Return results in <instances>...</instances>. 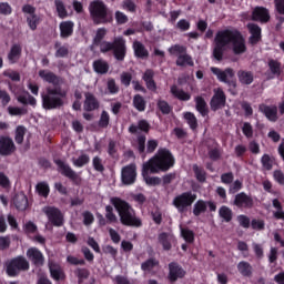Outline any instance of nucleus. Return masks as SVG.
Returning a JSON list of instances; mask_svg holds the SVG:
<instances>
[{"mask_svg":"<svg viewBox=\"0 0 284 284\" xmlns=\"http://www.w3.org/2000/svg\"><path fill=\"white\" fill-rule=\"evenodd\" d=\"M224 48H231L234 54H244L247 50L243 36H241L239 31L230 29L219 31L215 36L213 57L216 61H221L223 59Z\"/></svg>","mask_w":284,"mask_h":284,"instance_id":"nucleus-1","label":"nucleus"},{"mask_svg":"<svg viewBox=\"0 0 284 284\" xmlns=\"http://www.w3.org/2000/svg\"><path fill=\"white\" fill-rule=\"evenodd\" d=\"M174 166V156L165 149L159 150L155 156L145 162L142 166V176L148 185H159V178H150V174H159V172H168Z\"/></svg>","mask_w":284,"mask_h":284,"instance_id":"nucleus-2","label":"nucleus"},{"mask_svg":"<svg viewBox=\"0 0 284 284\" xmlns=\"http://www.w3.org/2000/svg\"><path fill=\"white\" fill-rule=\"evenodd\" d=\"M111 203L119 213L120 221L123 225H130L133 227H141V220L136 217L134 209L128 204V202L119 199L111 197Z\"/></svg>","mask_w":284,"mask_h":284,"instance_id":"nucleus-3","label":"nucleus"},{"mask_svg":"<svg viewBox=\"0 0 284 284\" xmlns=\"http://www.w3.org/2000/svg\"><path fill=\"white\" fill-rule=\"evenodd\" d=\"M42 105L44 110H54L63 105V99H65V91L55 87L54 89L48 88L47 92L41 94Z\"/></svg>","mask_w":284,"mask_h":284,"instance_id":"nucleus-4","label":"nucleus"},{"mask_svg":"<svg viewBox=\"0 0 284 284\" xmlns=\"http://www.w3.org/2000/svg\"><path fill=\"white\" fill-rule=\"evenodd\" d=\"M89 11L94 23H111L112 14L108 12V6L101 0L92 1Z\"/></svg>","mask_w":284,"mask_h":284,"instance_id":"nucleus-5","label":"nucleus"},{"mask_svg":"<svg viewBox=\"0 0 284 284\" xmlns=\"http://www.w3.org/2000/svg\"><path fill=\"white\" fill-rule=\"evenodd\" d=\"M110 50H113L118 61H123L125 59V39L118 37L113 42H100V52H110Z\"/></svg>","mask_w":284,"mask_h":284,"instance_id":"nucleus-6","label":"nucleus"},{"mask_svg":"<svg viewBox=\"0 0 284 284\" xmlns=\"http://www.w3.org/2000/svg\"><path fill=\"white\" fill-rule=\"evenodd\" d=\"M26 270H30V263L23 256H18L7 264L8 276H17L19 272H23Z\"/></svg>","mask_w":284,"mask_h":284,"instance_id":"nucleus-7","label":"nucleus"},{"mask_svg":"<svg viewBox=\"0 0 284 284\" xmlns=\"http://www.w3.org/2000/svg\"><path fill=\"white\" fill-rule=\"evenodd\" d=\"M195 201L196 194L192 192H185L174 197L173 205L179 212H185V210H187V207H190Z\"/></svg>","mask_w":284,"mask_h":284,"instance_id":"nucleus-8","label":"nucleus"},{"mask_svg":"<svg viewBox=\"0 0 284 284\" xmlns=\"http://www.w3.org/2000/svg\"><path fill=\"white\" fill-rule=\"evenodd\" d=\"M42 212L49 219V223L55 225L57 227H61L63 225V214L61 211L54 206H44Z\"/></svg>","mask_w":284,"mask_h":284,"instance_id":"nucleus-9","label":"nucleus"},{"mask_svg":"<svg viewBox=\"0 0 284 284\" xmlns=\"http://www.w3.org/2000/svg\"><path fill=\"white\" fill-rule=\"evenodd\" d=\"M122 183L124 185H132L136 181V165L130 164L122 169L121 172Z\"/></svg>","mask_w":284,"mask_h":284,"instance_id":"nucleus-10","label":"nucleus"},{"mask_svg":"<svg viewBox=\"0 0 284 284\" xmlns=\"http://www.w3.org/2000/svg\"><path fill=\"white\" fill-rule=\"evenodd\" d=\"M211 72L216 77L217 80L221 81V83H230L232 79H234V69L227 68L224 71L220 68L212 67Z\"/></svg>","mask_w":284,"mask_h":284,"instance_id":"nucleus-11","label":"nucleus"},{"mask_svg":"<svg viewBox=\"0 0 284 284\" xmlns=\"http://www.w3.org/2000/svg\"><path fill=\"white\" fill-rule=\"evenodd\" d=\"M27 257L29 258V261H31V263H33L38 267L45 263V257L43 256V253H41V251H39V248L37 247H30L27 251Z\"/></svg>","mask_w":284,"mask_h":284,"instance_id":"nucleus-12","label":"nucleus"},{"mask_svg":"<svg viewBox=\"0 0 284 284\" xmlns=\"http://www.w3.org/2000/svg\"><path fill=\"white\" fill-rule=\"evenodd\" d=\"M225 105V93L222 89H215L211 100V110H221Z\"/></svg>","mask_w":284,"mask_h":284,"instance_id":"nucleus-13","label":"nucleus"},{"mask_svg":"<svg viewBox=\"0 0 284 284\" xmlns=\"http://www.w3.org/2000/svg\"><path fill=\"white\" fill-rule=\"evenodd\" d=\"M14 152V142L9 136L0 138V154L8 156Z\"/></svg>","mask_w":284,"mask_h":284,"instance_id":"nucleus-14","label":"nucleus"},{"mask_svg":"<svg viewBox=\"0 0 284 284\" xmlns=\"http://www.w3.org/2000/svg\"><path fill=\"white\" fill-rule=\"evenodd\" d=\"M55 164L58 165L61 174H63V176H67L68 179H71L72 181H77V179H79V174H77V172H74V170H72V168H70V165H68L65 162L61 161V160H55Z\"/></svg>","mask_w":284,"mask_h":284,"instance_id":"nucleus-15","label":"nucleus"},{"mask_svg":"<svg viewBox=\"0 0 284 284\" xmlns=\"http://www.w3.org/2000/svg\"><path fill=\"white\" fill-rule=\"evenodd\" d=\"M23 51L21 44L14 43L11 45L7 59L11 65L14 63H19V59H21V52Z\"/></svg>","mask_w":284,"mask_h":284,"instance_id":"nucleus-16","label":"nucleus"},{"mask_svg":"<svg viewBox=\"0 0 284 284\" xmlns=\"http://www.w3.org/2000/svg\"><path fill=\"white\" fill-rule=\"evenodd\" d=\"M233 205H236V207H252L254 205V200L242 192L235 195Z\"/></svg>","mask_w":284,"mask_h":284,"instance_id":"nucleus-17","label":"nucleus"},{"mask_svg":"<svg viewBox=\"0 0 284 284\" xmlns=\"http://www.w3.org/2000/svg\"><path fill=\"white\" fill-rule=\"evenodd\" d=\"M185 276V270L181 267V265L176 263L169 264V278L170 281H179V278H183Z\"/></svg>","mask_w":284,"mask_h":284,"instance_id":"nucleus-18","label":"nucleus"},{"mask_svg":"<svg viewBox=\"0 0 284 284\" xmlns=\"http://www.w3.org/2000/svg\"><path fill=\"white\" fill-rule=\"evenodd\" d=\"M253 21H261V23H267L270 21V11L263 7H256L252 12Z\"/></svg>","mask_w":284,"mask_h":284,"instance_id":"nucleus-19","label":"nucleus"},{"mask_svg":"<svg viewBox=\"0 0 284 284\" xmlns=\"http://www.w3.org/2000/svg\"><path fill=\"white\" fill-rule=\"evenodd\" d=\"M260 112H263L268 121H276V119H278V109L275 105L268 106L261 104Z\"/></svg>","mask_w":284,"mask_h":284,"instance_id":"nucleus-20","label":"nucleus"},{"mask_svg":"<svg viewBox=\"0 0 284 284\" xmlns=\"http://www.w3.org/2000/svg\"><path fill=\"white\" fill-rule=\"evenodd\" d=\"M13 205L17 210L23 212V210H28V197L23 193H18L13 197Z\"/></svg>","mask_w":284,"mask_h":284,"instance_id":"nucleus-21","label":"nucleus"},{"mask_svg":"<svg viewBox=\"0 0 284 284\" xmlns=\"http://www.w3.org/2000/svg\"><path fill=\"white\" fill-rule=\"evenodd\" d=\"M248 31L251 32V43H258L261 41V27L254 23L247 24Z\"/></svg>","mask_w":284,"mask_h":284,"instance_id":"nucleus-22","label":"nucleus"},{"mask_svg":"<svg viewBox=\"0 0 284 284\" xmlns=\"http://www.w3.org/2000/svg\"><path fill=\"white\" fill-rule=\"evenodd\" d=\"M39 77L42 79V81H45L47 83H52V85H58L59 83V78L55 77L54 73L48 70H40L39 71Z\"/></svg>","mask_w":284,"mask_h":284,"instance_id":"nucleus-23","label":"nucleus"},{"mask_svg":"<svg viewBox=\"0 0 284 284\" xmlns=\"http://www.w3.org/2000/svg\"><path fill=\"white\" fill-rule=\"evenodd\" d=\"M97 108H99L97 98H94L92 93H85L84 110L92 112V110H97Z\"/></svg>","mask_w":284,"mask_h":284,"instance_id":"nucleus-24","label":"nucleus"},{"mask_svg":"<svg viewBox=\"0 0 284 284\" xmlns=\"http://www.w3.org/2000/svg\"><path fill=\"white\" fill-rule=\"evenodd\" d=\"M73 31H74V22L64 21V22L60 23L61 37L68 38V37L72 36Z\"/></svg>","mask_w":284,"mask_h":284,"instance_id":"nucleus-25","label":"nucleus"},{"mask_svg":"<svg viewBox=\"0 0 284 284\" xmlns=\"http://www.w3.org/2000/svg\"><path fill=\"white\" fill-rule=\"evenodd\" d=\"M49 270H50L51 276L54 281H63V278H65V274H63L61 266H59L58 264L50 263Z\"/></svg>","mask_w":284,"mask_h":284,"instance_id":"nucleus-26","label":"nucleus"},{"mask_svg":"<svg viewBox=\"0 0 284 284\" xmlns=\"http://www.w3.org/2000/svg\"><path fill=\"white\" fill-rule=\"evenodd\" d=\"M93 70L98 74H108V71L110 70V65L104 60H97L93 62Z\"/></svg>","mask_w":284,"mask_h":284,"instance_id":"nucleus-27","label":"nucleus"},{"mask_svg":"<svg viewBox=\"0 0 284 284\" xmlns=\"http://www.w3.org/2000/svg\"><path fill=\"white\" fill-rule=\"evenodd\" d=\"M171 93L180 101H190V99H192L190 93L179 89L176 85L171 87Z\"/></svg>","mask_w":284,"mask_h":284,"instance_id":"nucleus-28","label":"nucleus"},{"mask_svg":"<svg viewBox=\"0 0 284 284\" xmlns=\"http://www.w3.org/2000/svg\"><path fill=\"white\" fill-rule=\"evenodd\" d=\"M239 81L243 83V85H250L254 81V74L250 71H239L237 72Z\"/></svg>","mask_w":284,"mask_h":284,"instance_id":"nucleus-29","label":"nucleus"},{"mask_svg":"<svg viewBox=\"0 0 284 284\" xmlns=\"http://www.w3.org/2000/svg\"><path fill=\"white\" fill-rule=\"evenodd\" d=\"M36 192L39 194V196L48 199V195L50 194V185L48 182H39L36 185Z\"/></svg>","mask_w":284,"mask_h":284,"instance_id":"nucleus-30","label":"nucleus"},{"mask_svg":"<svg viewBox=\"0 0 284 284\" xmlns=\"http://www.w3.org/2000/svg\"><path fill=\"white\" fill-rule=\"evenodd\" d=\"M153 77H154V72H152V70H146L144 72L143 81H145L146 88L149 90H156V83H154Z\"/></svg>","mask_w":284,"mask_h":284,"instance_id":"nucleus-31","label":"nucleus"},{"mask_svg":"<svg viewBox=\"0 0 284 284\" xmlns=\"http://www.w3.org/2000/svg\"><path fill=\"white\" fill-rule=\"evenodd\" d=\"M195 108L202 116H205L207 114V103L202 97H196L195 98Z\"/></svg>","mask_w":284,"mask_h":284,"instance_id":"nucleus-32","label":"nucleus"},{"mask_svg":"<svg viewBox=\"0 0 284 284\" xmlns=\"http://www.w3.org/2000/svg\"><path fill=\"white\" fill-rule=\"evenodd\" d=\"M133 50H134L135 57H139L140 59L148 57V50L145 49L143 43L139 41L133 42Z\"/></svg>","mask_w":284,"mask_h":284,"instance_id":"nucleus-33","label":"nucleus"},{"mask_svg":"<svg viewBox=\"0 0 284 284\" xmlns=\"http://www.w3.org/2000/svg\"><path fill=\"white\" fill-rule=\"evenodd\" d=\"M176 65H180L181 68L185 65H194V61L192 60V57H190L186 52H184L182 55H180L176 59Z\"/></svg>","mask_w":284,"mask_h":284,"instance_id":"nucleus-34","label":"nucleus"},{"mask_svg":"<svg viewBox=\"0 0 284 284\" xmlns=\"http://www.w3.org/2000/svg\"><path fill=\"white\" fill-rule=\"evenodd\" d=\"M159 241L163 245L164 250H170V247H172L171 243L174 241V236H172V234L162 233L160 234Z\"/></svg>","mask_w":284,"mask_h":284,"instance_id":"nucleus-35","label":"nucleus"},{"mask_svg":"<svg viewBox=\"0 0 284 284\" xmlns=\"http://www.w3.org/2000/svg\"><path fill=\"white\" fill-rule=\"evenodd\" d=\"M129 130L132 134H136L139 130L148 132V130H150V124H148L145 120H141L138 125H131Z\"/></svg>","mask_w":284,"mask_h":284,"instance_id":"nucleus-36","label":"nucleus"},{"mask_svg":"<svg viewBox=\"0 0 284 284\" xmlns=\"http://www.w3.org/2000/svg\"><path fill=\"white\" fill-rule=\"evenodd\" d=\"M237 270L242 276H250V274H252V265L245 261L237 264Z\"/></svg>","mask_w":284,"mask_h":284,"instance_id":"nucleus-37","label":"nucleus"},{"mask_svg":"<svg viewBox=\"0 0 284 284\" xmlns=\"http://www.w3.org/2000/svg\"><path fill=\"white\" fill-rule=\"evenodd\" d=\"M205 210H207V202L200 200L194 204L193 214L200 216Z\"/></svg>","mask_w":284,"mask_h":284,"instance_id":"nucleus-38","label":"nucleus"},{"mask_svg":"<svg viewBox=\"0 0 284 284\" xmlns=\"http://www.w3.org/2000/svg\"><path fill=\"white\" fill-rule=\"evenodd\" d=\"M54 4L58 12V17H60V19H65V17H68V10H65V4H63V1L55 0Z\"/></svg>","mask_w":284,"mask_h":284,"instance_id":"nucleus-39","label":"nucleus"},{"mask_svg":"<svg viewBox=\"0 0 284 284\" xmlns=\"http://www.w3.org/2000/svg\"><path fill=\"white\" fill-rule=\"evenodd\" d=\"M18 101L20 103H23L24 105H37V99H34L29 93H26L24 95H19Z\"/></svg>","mask_w":284,"mask_h":284,"instance_id":"nucleus-40","label":"nucleus"},{"mask_svg":"<svg viewBox=\"0 0 284 284\" xmlns=\"http://www.w3.org/2000/svg\"><path fill=\"white\" fill-rule=\"evenodd\" d=\"M169 52L170 54H172V57L180 58L182 54H185V47L181 44H175L169 48Z\"/></svg>","mask_w":284,"mask_h":284,"instance_id":"nucleus-41","label":"nucleus"},{"mask_svg":"<svg viewBox=\"0 0 284 284\" xmlns=\"http://www.w3.org/2000/svg\"><path fill=\"white\" fill-rule=\"evenodd\" d=\"M219 214L221 216V219H223L224 221H226V223H230V221H232V210L227 206H222L219 210Z\"/></svg>","mask_w":284,"mask_h":284,"instance_id":"nucleus-42","label":"nucleus"},{"mask_svg":"<svg viewBox=\"0 0 284 284\" xmlns=\"http://www.w3.org/2000/svg\"><path fill=\"white\" fill-rule=\"evenodd\" d=\"M105 219L109 223H118L119 219L114 214V209L110 205L105 206Z\"/></svg>","mask_w":284,"mask_h":284,"instance_id":"nucleus-43","label":"nucleus"},{"mask_svg":"<svg viewBox=\"0 0 284 284\" xmlns=\"http://www.w3.org/2000/svg\"><path fill=\"white\" fill-rule=\"evenodd\" d=\"M133 104L139 112H143L145 110V100L139 94L134 97Z\"/></svg>","mask_w":284,"mask_h":284,"instance_id":"nucleus-44","label":"nucleus"},{"mask_svg":"<svg viewBox=\"0 0 284 284\" xmlns=\"http://www.w3.org/2000/svg\"><path fill=\"white\" fill-rule=\"evenodd\" d=\"M90 163V156L82 154L78 159H73V165L75 168H83V165H88Z\"/></svg>","mask_w":284,"mask_h":284,"instance_id":"nucleus-45","label":"nucleus"},{"mask_svg":"<svg viewBox=\"0 0 284 284\" xmlns=\"http://www.w3.org/2000/svg\"><path fill=\"white\" fill-rule=\"evenodd\" d=\"M181 236L186 243H194V232L189 229H181Z\"/></svg>","mask_w":284,"mask_h":284,"instance_id":"nucleus-46","label":"nucleus"},{"mask_svg":"<svg viewBox=\"0 0 284 284\" xmlns=\"http://www.w3.org/2000/svg\"><path fill=\"white\" fill-rule=\"evenodd\" d=\"M184 119L192 130H196V116L193 113H184Z\"/></svg>","mask_w":284,"mask_h":284,"instance_id":"nucleus-47","label":"nucleus"},{"mask_svg":"<svg viewBox=\"0 0 284 284\" xmlns=\"http://www.w3.org/2000/svg\"><path fill=\"white\" fill-rule=\"evenodd\" d=\"M156 265H159V262H156V260H149L142 264V270L143 272H152V270H154Z\"/></svg>","mask_w":284,"mask_h":284,"instance_id":"nucleus-48","label":"nucleus"},{"mask_svg":"<svg viewBox=\"0 0 284 284\" xmlns=\"http://www.w3.org/2000/svg\"><path fill=\"white\" fill-rule=\"evenodd\" d=\"M122 9L128 12H136V4L132 0H124L122 2Z\"/></svg>","mask_w":284,"mask_h":284,"instance_id":"nucleus-49","label":"nucleus"},{"mask_svg":"<svg viewBox=\"0 0 284 284\" xmlns=\"http://www.w3.org/2000/svg\"><path fill=\"white\" fill-rule=\"evenodd\" d=\"M40 19L38 16H27V22L30 30H34L39 26Z\"/></svg>","mask_w":284,"mask_h":284,"instance_id":"nucleus-50","label":"nucleus"},{"mask_svg":"<svg viewBox=\"0 0 284 284\" xmlns=\"http://www.w3.org/2000/svg\"><path fill=\"white\" fill-rule=\"evenodd\" d=\"M109 124H110V114L106 111H102L99 125L100 128H108Z\"/></svg>","mask_w":284,"mask_h":284,"instance_id":"nucleus-51","label":"nucleus"},{"mask_svg":"<svg viewBox=\"0 0 284 284\" xmlns=\"http://www.w3.org/2000/svg\"><path fill=\"white\" fill-rule=\"evenodd\" d=\"M268 68L272 72V74H276L278 77V74H281V63L274 61V60H271L268 62Z\"/></svg>","mask_w":284,"mask_h":284,"instance_id":"nucleus-52","label":"nucleus"},{"mask_svg":"<svg viewBox=\"0 0 284 284\" xmlns=\"http://www.w3.org/2000/svg\"><path fill=\"white\" fill-rule=\"evenodd\" d=\"M159 110H161L162 114H170L172 112V106L168 104V102L160 100L158 102Z\"/></svg>","mask_w":284,"mask_h":284,"instance_id":"nucleus-53","label":"nucleus"},{"mask_svg":"<svg viewBox=\"0 0 284 284\" xmlns=\"http://www.w3.org/2000/svg\"><path fill=\"white\" fill-rule=\"evenodd\" d=\"M106 88H108L110 94L119 93V85H116V82L114 81V79L108 80Z\"/></svg>","mask_w":284,"mask_h":284,"instance_id":"nucleus-54","label":"nucleus"},{"mask_svg":"<svg viewBox=\"0 0 284 284\" xmlns=\"http://www.w3.org/2000/svg\"><path fill=\"white\" fill-rule=\"evenodd\" d=\"M23 136H26V129L20 125L16 130V142L23 143Z\"/></svg>","mask_w":284,"mask_h":284,"instance_id":"nucleus-55","label":"nucleus"},{"mask_svg":"<svg viewBox=\"0 0 284 284\" xmlns=\"http://www.w3.org/2000/svg\"><path fill=\"white\" fill-rule=\"evenodd\" d=\"M55 48H57L55 57L63 58L68 54V47L55 43Z\"/></svg>","mask_w":284,"mask_h":284,"instance_id":"nucleus-56","label":"nucleus"},{"mask_svg":"<svg viewBox=\"0 0 284 284\" xmlns=\"http://www.w3.org/2000/svg\"><path fill=\"white\" fill-rule=\"evenodd\" d=\"M3 74L4 77H8L9 79H11V81H21V75L17 71L7 70L3 72Z\"/></svg>","mask_w":284,"mask_h":284,"instance_id":"nucleus-57","label":"nucleus"},{"mask_svg":"<svg viewBox=\"0 0 284 284\" xmlns=\"http://www.w3.org/2000/svg\"><path fill=\"white\" fill-rule=\"evenodd\" d=\"M105 34H108V30H105V28L98 29L94 38V43H101V40L105 38Z\"/></svg>","mask_w":284,"mask_h":284,"instance_id":"nucleus-58","label":"nucleus"},{"mask_svg":"<svg viewBox=\"0 0 284 284\" xmlns=\"http://www.w3.org/2000/svg\"><path fill=\"white\" fill-rule=\"evenodd\" d=\"M115 20H116V23H119L120 26H123V23H128V16L121 11H116Z\"/></svg>","mask_w":284,"mask_h":284,"instance_id":"nucleus-59","label":"nucleus"},{"mask_svg":"<svg viewBox=\"0 0 284 284\" xmlns=\"http://www.w3.org/2000/svg\"><path fill=\"white\" fill-rule=\"evenodd\" d=\"M23 227L27 234H34V232L38 230L37 224H34L32 221L27 222Z\"/></svg>","mask_w":284,"mask_h":284,"instance_id":"nucleus-60","label":"nucleus"},{"mask_svg":"<svg viewBox=\"0 0 284 284\" xmlns=\"http://www.w3.org/2000/svg\"><path fill=\"white\" fill-rule=\"evenodd\" d=\"M194 173L196 175L197 181H205V171H202L199 165H193Z\"/></svg>","mask_w":284,"mask_h":284,"instance_id":"nucleus-61","label":"nucleus"},{"mask_svg":"<svg viewBox=\"0 0 284 284\" xmlns=\"http://www.w3.org/2000/svg\"><path fill=\"white\" fill-rule=\"evenodd\" d=\"M252 247H253V251H254V254L257 258H263V245L261 244H256V243H253L252 244Z\"/></svg>","mask_w":284,"mask_h":284,"instance_id":"nucleus-62","label":"nucleus"},{"mask_svg":"<svg viewBox=\"0 0 284 284\" xmlns=\"http://www.w3.org/2000/svg\"><path fill=\"white\" fill-rule=\"evenodd\" d=\"M262 165L263 168H265V170H270L272 168V159L270 158V155L264 154L262 156Z\"/></svg>","mask_w":284,"mask_h":284,"instance_id":"nucleus-63","label":"nucleus"},{"mask_svg":"<svg viewBox=\"0 0 284 284\" xmlns=\"http://www.w3.org/2000/svg\"><path fill=\"white\" fill-rule=\"evenodd\" d=\"M273 176L276 181V183H280V185H284V174L283 171H274Z\"/></svg>","mask_w":284,"mask_h":284,"instance_id":"nucleus-64","label":"nucleus"}]
</instances>
